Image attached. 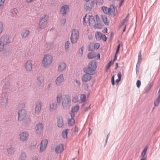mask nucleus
Here are the masks:
<instances>
[{"label": "nucleus", "instance_id": "f257e3e1", "mask_svg": "<svg viewBox=\"0 0 160 160\" xmlns=\"http://www.w3.org/2000/svg\"><path fill=\"white\" fill-rule=\"evenodd\" d=\"M97 68V62L96 61H91L88 66L83 68V71L86 73L82 77V80L83 83L88 82L90 81L92 78L91 75L95 74V70Z\"/></svg>", "mask_w": 160, "mask_h": 160}, {"label": "nucleus", "instance_id": "f03ea898", "mask_svg": "<svg viewBox=\"0 0 160 160\" xmlns=\"http://www.w3.org/2000/svg\"><path fill=\"white\" fill-rule=\"evenodd\" d=\"M11 42V38L8 35H5L2 36L0 38V52L3 50L4 46Z\"/></svg>", "mask_w": 160, "mask_h": 160}, {"label": "nucleus", "instance_id": "7ed1b4c3", "mask_svg": "<svg viewBox=\"0 0 160 160\" xmlns=\"http://www.w3.org/2000/svg\"><path fill=\"white\" fill-rule=\"evenodd\" d=\"M53 61V57L49 54L45 55L42 61V64L45 68L48 67L52 64Z\"/></svg>", "mask_w": 160, "mask_h": 160}, {"label": "nucleus", "instance_id": "20e7f679", "mask_svg": "<svg viewBox=\"0 0 160 160\" xmlns=\"http://www.w3.org/2000/svg\"><path fill=\"white\" fill-rule=\"evenodd\" d=\"M62 104L63 108L65 109H67L71 105V98L68 94L63 95L62 99Z\"/></svg>", "mask_w": 160, "mask_h": 160}, {"label": "nucleus", "instance_id": "39448f33", "mask_svg": "<svg viewBox=\"0 0 160 160\" xmlns=\"http://www.w3.org/2000/svg\"><path fill=\"white\" fill-rule=\"evenodd\" d=\"M79 32L77 29H73L72 31V34L70 37L71 42L74 44L78 41L79 38Z\"/></svg>", "mask_w": 160, "mask_h": 160}, {"label": "nucleus", "instance_id": "423d86ee", "mask_svg": "<svg viewBox=\"0 0 160 160\" xmlns=\"http://www.w3.org/2000/svg\"><path fill=\"white\" fill-rule=\"evenodd\" d=\"M69 11V6L68 4L62 6L60 9V13L63 16H66Z\"/></svg>", "mask_w": 160, "mask_h": 160}, {"label": "nucleus", "instance_id": "0eeeda50", "mask_svg": "<svg viewBox=\"0 0 160 160\" xmlns=\"http://www.w3.org/2000/svg\"><path fill=\"white\" fill-rule=\"evenodd\" d=\"M94 1L92 0L89 1H86L84 5V8L86 11H90L94 7Z\"/></svg>", "mask_w": 160, "mask_h": 160}, {"label": "nucleus", "instance_id": "6e6552de", "mask_svg": "<svg viewBox=\"0 0 160 160\" xmlns=\"http://www.w3.org/2000/svg\"><path fill=\"white\" fill-rule=\"evenodd\" d=\"M26 114V111L24 109H22L19 111L18 113V120L22 121L25 117Z\"/></svg>", "mask_w": 160, "mask_h": 160}, {"label": "nucleus", "instance_id": "1a4fd4ad", "mask_svg": "<svg viewBox=\"0 0 160 160\" xmlns=\"http://www.w3.org/2000/svg\"><path fill=\"white\" fill-rule=\"evenodd\" d=\"M29 136V135L28 132H22L19 135V139L21 141L25 142L28 140Z\"/></svg>", "mask_w": 160, "mask_h": 160}, {"label": "nucleus", "instance_id": "9d476101", "mask_svg": "<svg viewBox=\"0 0 160 160\" xmlns=\"http://www.w3.org/2000/svg\"><path fill=\"white\" fill-rule=\"evenodd\" d=\"M48 143V140L47 139H44L41 142L40 146V151L42 152L46 149Z\"/></svg>", "mask_w": 160, "mask_h": 160}, {"label": "nucleus", "instance_id": "9b49d317", "mask_svg": "<svg viewBox=\"0 0 160 160\" xmlns=\"http://www.w3.org/2000/svg\"><path fill=\"white\" fill-rule=\"evenodd\" d=\"M44 127L43 124L42 123H38L36 127V132L38 134H40L43 131Z\"/></svg>", "mask_w": 160, "mask_h": 160}, {"label": "nucleus", "instance_id": "f8f14e48", "mask_svg": "<svg viewBox=\"0 0 160 160\" xmlns=\"http://www.w3.org/2000/svg\"><path fill=\"white\" fill-rule=\"evenodd\" d=\"M64 79L63 74H60L57 78L56 80V83L57 85L60 86L64 81Z\"/></svg>", "mask_w": 160, "mask_h": 160}, {"label": "nucleus", "instance_id": "ddd939ff", "mask_svg": "<svg viewBox=\"0 0 160 160\" xmlns=\"http://www.w3.org/2000/svg\"><path fill=\"white\" fill-rule=\"evenodd\" d=\"M30 31L27 29H23L21 32V35L23 39H25L30 34Z\"/></svg>", "mask_w": 160, "mask_h": 160}, {"label": "nucleus", "instance_id": "4468645a", "mask_svg": "<svg viewBox=\"0 0 160 160\" xmlns=\"http://www.w3.org/2000/svg\"><path fill=\"white\" fill-rule=\"evenodd\" d=\"M66 68V65L64 62H61L58 64V71L59 72H61L64 70Z\"/></svg>", "mask_w": 160, "mask_h": 160}, {"label": "nucleus", "instance_id": "2eb2a0df", "mask_svg": "<svg viewBox=\"0 0 160 160\" xmlns=\"http://www.w3.org/2000/svg\"><path fill=\"white\" fill-rule=\"evenodd\" d=\"M42 102L41 101H39L36 103V106L35 108V113L38 114L41 108Z\"/></svg>", "mask_w": 160, "mask_h": 160}, {"label": "nucleus", "instance_id": "dca6fc26", "mask_svg": "<svg viewBox=\"0 0 160 160\" xmlns=\"http://www.w3.org/2000/svg\"><path fill=\"white\" fill-rule=\"evenodd\" d=\"M11 85L10 83L8 82H6L3 87V92L5 93L9 91Z\"/></svg>", "mask_w": 160, "mask_h": 160}, {"label": "nucleus", "instance_id": "f3484780", "mask_svg": "<svg viewBox=\"0 0 160 160\" xmlns=\"http://www.w3.org/2000/svg\"><path fill=\"white\" fill-rule=\"evenodd\" d=\"M64 149L63 145V144H61L58 145L55 148V152L56 153H61L63 151Z\"/></svg>", "mask_w": 160, "mask_h": 160}, {"label": "nucleus", "instance_id": "a211bd4d", "mask_svg": "<svg viewBox=\"0 0 160 160\" xmlns=\"http://www.w3.org/2000/svg\"><path fill=\"white\" fill-rule=\"evenodd\" d=\"M57 124L58 126L60 128H62L64 125L63 121L62 118L61 117L57 118Z\"/></svg>", "mask_w": 160, "mask_h": 160}, {"label": "nucleus", "instance_id": "6ab92c4d", "mask_svg": "<svg viewBox=\"0 0 160 160\" xmlns=\"http://www.w3.org/2000/svg\"><path fill=\"white\" fill-rule=\"evenodd\" d=\"M44 80V78L43 76H40L38 77L37 80L36 84L38 86L40 87L41 86L42 82Z\"/></svg>", "mask_w": 160, "mask_h": 160}, {"label": "nucleus", "instance_id": "aec40b11", "mask_svg": "<svg viewBox=\"0 0 160 160\" xmlns=\"http://www.w3.org/2000/svg\"><path fill=\"white\" fill-rule=\"evenodd\" d=\"M26 68L27 71H31L32 69V63L31 60L27 61L26 65Z\"/></svg>", "mask_w": 160, "mask_h": 160}, {"label": "nucleus", "instance_id": "412c9836", "mask_svg": "<svg viewBox=\"0 0 160 160\" xmlns=\"http://www.w3.org/2000/svg\"><path fill=\"white\" fill-rule=\"evenodd\" d=\"M1 103L2 105H5L8 101V98L7 97L5 94L2 95V99L1 100Z\"/></svg>", "mask_w": 160, "mask_h": 160}, {"label": "nucleus", "instance_id": "4be33fe9", "mask_svg": "<svg viewBox=\"0 0 160 160\" xmlns=\"http://www.w3.org/2000/svg\"><path fill=\"white\" fill-rule=\"evenodd\" d=\"M27 155L26 153L24 152H22L19 155V160H26Z\"/></svg>", "mask_w": 160, "mask_h": 160}, {"label": "nucleus", "instance_id": "5701e85b", "mask_svg": "<svg viewBox=\"0 0 160 160\" xmlns=\"http://www.w3.org/2000/svg\"><path fill=\"white\" fill-rule=\"evenodd\" d=\"M58 107L57 103L56 102H52L50 105V110H56Z\"/></svg>", "mask_w": 160, "mask_h": 160}, {"label": "nucleus", "instance_id": "b1692460", "mask_svg": "<svg viewBox=\"0 0 160 160\" xmlns=\"http://www.w3.org/2000/svg\"><path fill=\"white\" fill-rule=\"evenodd\" d=\"M115 12V8L114 6L112 5H110L109 8H108V14H111Z\"/></svg>", "mask_w": 160, "mask_h": 160}, {"label": "nucleus", "instance_id": "393cba45", "mask_svg": "<svg viewBox=\"0 0 160 160\" xmlns=\"http://www.w3.org/2000/svg\"><path fill=\"white\" fill-rule=\"evenodd\" d=\"M102 17L104 23L105 24L108 25L109 23V22L106 16L105 15H102Z\"/></svg>", "mask_w": 160, "mask_h": 160}, {"label": "nucleus", "instance_id": "a878e982", "mask_svg": "<svg viewBox=\"0 0 160 160\" xmlns=\"http://www.w3.org/2000/svg\"><path fill=\"white\" fill-rule=\"evenodd\" d=\"M102 34L99 32H97V33L95 35L96 39L97 40H99L101 39L102 37Z\"/></svg>", "mask_w": 160, "mask_h": 160}, {"label": "nucleus", "instance_id": "bb28decb", "mask_svg": "<svg viewBox=\"0 0 160 160\" xmlns=\"http://www.w3.org/2000/svg\"><path fill=\"white\" fill-rule=\"evenodd\" d=\"M7 152L8 154H11L15 152L14 148L12 147L8 148Z\"/></svg>", "mask_w": 160, "mask_h": 160}, {"label": "nucleus", "instance_id": "cd10ccee", "mask_svg": "<svg viewBox=\"0 0 160 160\" xmlns=\"http://www.w3.org/2000/svg\"><path fill=\"white\" fill-rule=\"evenodd\" d=\"M88 20L89 22V24H93V23L95 22V20H94V17L91 15H89V18H88Z\"/></svg>", "mask_w": 160, "mask_h": 160}, {"label": "nucleus", "instance_id": "c85d7f7f", "mask_svg": "<svg viewBox=\"0 0 160 160\" xmlns=\"http://www.w3.org/2000/svg\"><path fill=\"white\" fill-rule=\"evenodd\" d=\"M79 108V105L77 104L74 106L72 107L71 111L75 112H76L78 110Z\"/></svg>", "mask_w": 160, "mask_h": 160}, {"label": "nucleus", "instance_id": "c756f323", "mask_svg": "<svg viewBox=\"0 0 160 160\" xmlns=\"http://www.w3.org/2000/svg\"><path fill=\"white\" fill-rule=\"evenodd\" d=\"M102 9L104 13L107 14H108V8L103 6L102 7Z\"/></svg>", "mask_w": 160, "mask_h": 160}, {"label": "nucleus", "instance_id": "7c9ffc66", "mask_svg": "<svg viewBox=\"0 0 160 160\" xmlns=\"http://www.w3.org/2000/svg\"><path fill=\"white\" fill-rule=\"evenodd\" d=\"M68 130L66 129L65 131H63L62 132V136L64 138H67V134L68 132Z\"/></svg>", "mask_w": 160, "mask_h": 160}, {"label": "nucleus", "instance_id": "2f4dec72", "mask_svg": "<svg viewBox=\"0 0 160 160\" xmlns=\"http://www.w3.org/2000/svg\"><path fill=\"white\" fill-rule=\"evenodd\" d=\"M160 102V96H158V98L155 100L154 104L155 106H157L158 105Z\"/></svg>", "mask_w": 160, "mask_h": 160}, {"label": "nucleus", "instance_id": "473e14b6", "mask_svg": "<svg viewBox=\"0 0 160 160\" xmlns=\"http://www.w3.org/2000/svg\"><path fill=\"white\" fill-rule=\"evenodd\" d=\"M40 22H41L42 23L44 22V23H47V19L46 18V15H44Z\"/></svg>", "mask_w": 160, "mask_h": 160}, {"label": "nucleus", "instance_id": "72a5a7b5", "mask_svg": "<svg viewBox=\"0 0 160 160\" xmlns=\"http://www.w3.org/2000/svg\"><path fill=\"white\" fill-rule=\"evenodd\" d=\"M47 24V23L44 22L42 23L41 22H40L39 24V28L41 29H44L45 28Z\"/></svg>", "mask_w": 160, "mask_h": 160}, {"label": "nucleus", "instance_id": "f704fd0d", "mask_svg": "<svg viewBox=\"0 0 160 160\" xmlns=\"http://www.w3.org/2000/svg\"><path fill=\"white\" fill-rule=\"evenodd\" d=\"M62 97V95L60 94L58 95L57 96V102L58 104L61 103Z\"/></svg>", "mask_w": 160, "mask_h": 160}, {"label": "nucleus", "instance_id": "c9c22d12", "mask_svg": "<svg viewBox=\"0 0 160 160\" xmlns=\"http://www.w3.org/2000/svg\"><path fill=\"white\" fill-rule=\"evenodd\" d=\"M70 44V43L69 41H68L66 42L65 45V48L66 51H67L68 50L69 46Z\"/></svg>", "mask_w": 160, "mask_h": 160}, {"label": "nucleus", "instance_id": "e433bc0d", "mask_svg": "<svg viewBox=\"0 0 160 160\" xmlns=\"http://www.w3.org/2000/svg\"><path fill=\"white\" fill-rule=\"evenodd\" d=\"M86 95L85 94H81L80 96V100L82 102L86 101Z\"/></svg>", "mask_w": 160, "mask_h": 160}, {"label": "nucleus", "instance_id": "4c0bfd02", "mask_svg": "<svg viewBox=\"0 0 160 160\" xmlns=\"http://www.w3.org/2000/svg\"><path fill=\"white\" fill-rule=\"evenodd\" d=\"M95 57V55L92 52L89 53L88 55V58L92 59Z\"/></svg>", "mask_w": 160, "mask_h": 160}, {"label": "nucleus", "instance_id": "58836bf2", "mask_svg": "<svg viewBox=\"0 0 160 160\" xmlns=\"http://www.w3.org/2000/svg\"><path fill=\"white\" fill-rule=\"evenodd\" d=\"M142 61V56H141V51H140L139 52V54L138 57V62H141Z\"/></svg>", "mask_w": 160, "mask_h": 160}, {"label": "nucleus", "instance_id": "ea45409f", "mask_svg": "<svg viewBox=\"0 0 160 160\" xmlns=\"http://www.w3.org/2000/svg\"><path fill=\"white\" fill-rule=\"evenodd\" d=\"M18 11L16 9H13L12 11V16L15 17L18 13Z\"/></svg>", "mask_w": 160, "mask_h": 160}, {"label": "nucleus", "instance_id": "a19ab883", "mask_svg": "<svg viewBox=\"0 0 160 160\" xmlns=\"http://www.w3.org/2000/svg\"><path fill=\"white\" fill-rule=\"evenodd\" d=\"M84 48V46H83L79 50V53L81 56L82 55Z\"/></svg>", "mask_w": 160, "mask_h": 160}, {"label": "nucleus", "instance_id": "79ce46f5", "mask_svg": "<svg viewBox=\"0 0 160 160\" xmlns=\"http://www.w3.org/2000/svg\"><path fill=\"white\" fill-rule=\"evenodd\" d=\"M94 27L95 28L100 29L102 27V25L100 23H98L94 25Z\"/></svg>", "mask_w": 160, "mask_h": 160}, {"label": "nucleus", "instance_id": "37998d69", "mask_svg": "<svg viewBox=\"0 0 160 160\" xmlns=\"http://www.w3.org/2000/svg\"><path fill=\"white\" fill-rule=\"evenodd\" d=\"M66 19L65 18H63L60 21V24L62 25H64L66 23Z\"/></svg>", "mask_w": 160, "mask_h": 160}, {"label": "nucleus", "instance_id": "c03bdc74", "mask_svg": "<svg viewBox=\"0 0 160 160\" xmlns=\"http://www.w3.org/2000/svg\"><path fill=\"white\" fill-rule=\"evenodd\" d=\"M75 122V120L74 118H72L69 120V123L71 125H72Z\"/></svg>", "mask_w": 160, "mask_h": 160}, {"label": "nucleus", "instance_id": "a18cd8bd", "mask_svg": "<svg viewBox=\"0 0 160 160\" xmlns=\"http://www.w3.org/2000/svg\"><path fill=\"white\" fill-rule=\"evenodd\" d=\"M5 0H0V9L3 7Z\"/></svg>", "mask_w": 160, "mask_h": 160}, {"label": "nucleus", "instance_id": "49530a36", "mask_svg": "<svg viewBox=\"0 0 160 160\" xmlns=\"http://www.w3.org/2000/svg\"><path fill=\"white\" fill-rule=\"evenodd\" d=\"M3 31V24L2 22H0V35Z\"/></svg>", "mask_w": 160, "mask_h": 160}, {"label": "nucleus", "instance_id": "de8ad7c7", "mask_svg": "<svg viewBox=\"0 0 160 160\" xmlns=\"http://www.w3.org/2000/svg\"><path fill=\"white\" fill-rule=\"evenodd\" d=\"M112 61H109L108 65L106 66V68L107 69H108L110 67V66L111 64V63H112Z\"/></svg>", "mask_w": 160, "mask_h": 160}, {"label": "nucleus", "instance_id": "09e8293b", "mask_svg": "<svg viewBox=\"0 0 160 160\" xmlns=\"http://www.w3.org/2000/svg\"><path fill=\"white\" fill-rule=\"evenodd\" d=\"M141 84V81L139 80H138L137 81V82H136V85H137V87L138 88H139Z\"/></svg>", "mask_w": 160, "mask_h": 160}, {"label": "nucleus", "instance_id": "8fccbe9b", "mask_svg": "<svg viewBox=\"0 0 160 160\" xmlns=\"http://www.w3.org/2000/svg\"><path fill=\"white\" fill-rule=\"evenodd\" d=\"M75 112H73L72 111H71L70 112V114L71 115V117L72 118H73L75 116Z\"/></svg>", "mask_w": 160, "mask_h": 160}, {"label": "nucleus", "instance_id": "3c124183", "mask_svg": "<svg viewBox=\"0 0 160 160\" xmlns=\"http://www.w3.org/2000/svg\"><path fill=\"white\" fill-rule=\"evenodd\" d=\"M100 47V44L99 43H96L94 45V48L95 49H98Z\"/></svg>", "mask_w": 160, "mask_h": 160}, {"label": "nucleus", "instance_id": "603ef678", "mask_svg": "<svg viewBox=\"0 0 160 160\" xmlns=\"http://www.w3.org/2000/svg\"><path fill=\"white\" fill-rule=\"evenodd\" d=\"M120 43H119L118 44V46L117 47V50H116V52L115 53H116V54H117V53L119 52V49H120Z\"/></svg>", "mask_w": 160, "mask_h": 160}, {"label": "nucleus", "instance_id": "864d4df0", "mask_svg": "<svg viewBox=\"0 0 160 160\" xmlns=\"http://www.w3.org/2000/svg\"><path fill=\"white\" fill-rule=\"evenodd\" d=\"M112 83V85H114L115 84L114 83V76L113 75L112 77L111 78Z\"/></svg>", "mask_w": 160, "mask_h": 160}, {"label": "nucleus", "instance_id": "5fc2aeb1", "mask_svg": "<svg viewBox=\"0 0 160 160\" xmlns=\"http://www.w3.org/2000/svg\"><path fill=\"white\" fill-rule=\"evenodd\" d=\"M39 157L38 156H35L32 157V160H38Z\"/></svg>", "mask_w": 160, "mask_h": 160}, {"label": "nucleus", "instance_id": "6e6d98bb", "mask_svg": "<svg viewBox=\"0 0 160 160\" xmlns=\"http://www.w3.org/2000/svg\"><path fill=\"white\" fill-rule=\"evenodd\" d=\"M25 106V103L24 102H22L20 104L19 107L21 108H23Z\"/></svg>", "mask_w": 160, "mask_h": 160}, {"label": "nucleus", "instance_id": "4d7b16f0", "mask_svg": "<svg viewBox=\"0 0 160 160\" xmlns=\"http://www.w3.org/2000/svg\"><path fill=\"white\" fill-rule=\"evenodd\" d=\"M151 86H152V85H149V86L148 87V88L146 90L145 92V93H147V92H149V90H150V89H151Z\"/></svg>", "mask_w": 160, "mask_h": 160}, {"label": "nucleus", "instance_id": "13d9d810", "mask_svg": "<svg viewBox=\"0 0 160 160\" xmlns=\"http://www.w3.org/2000/svg\"><path fill=\"white\" fill-rule=\"evenodd\" d=\"M102 39L103 41H106L107 40V38L105 35H102Z\"/></svg>", "mask_w": 160, "mask_h": 160}, {"label": "nucleus", "instance_id": "bf43d9fd", "mask_svg": "<svg viewBox=\"0 0 160 160\" xmlns=\"http://www.w3.org/2000/svg\"><path fill=\"white\" fill-rule=\"evenodd\" d=\"M118 78L121 79L122 77V74L121 72H119L118 74Z\"/></svg>", "mask_w": 160, "mask_h": 160}, {"label": "nucleus", "instance_id": "052dcab7", "mask_svg": "<svg viewBox=\"0 0 160 160\" xmlns=\"http://www.w3.org/2000/svg\"><path fill=\"white\" fill-rule=\"evenodd\" d=\"M79 130V128L77 126H75L74 128V131L75 132H78Z\"/></svg>", "mask_w": 160, "mask_h": 160}, {"label": "nucleus", "instance_id": "680f3d73", "mask_svg": "<svg viewBox=\"0 0 160 160\" xmlns=\"http://www.w3.org/2000/svg\"><path fill=\"white\" fill-rule=\"evenodd\" d=\"M139 67H136V73L137 75H138L139 73Z\"/></svg>", "mask_w": 160, "mask_h": 160}, {"label": "nucleus", "instance_id": "e2e57ef3", "mask_svg": "<svg viewBox=\"0 0 160 160\" xmlns=\"http://www.w3.org/2000/svg\"><path fill=\"white\" fill-rule=\"evenodd\" d=\"M87 14H86L83 18V23L84 24L86 23V17Z\"/></svg>", "mask_w": 160, "mask_h": 160}, {"label": "nucleus", "instance_id": "0e129e2a", "mask_svg": "<svg viewBox=\"0 0 160 160\" xmlns=\"http://www.w3.org/2000/svg\"><path fill=\"white\" fill-rule=\"evenodd\" d=\"M96 18V21L97 22H98L99 21V18L98 16V15L97 14H96L95 15Z\"/></svg>", "mask_w": 160, "mask_h": 160}, {"label": "nucleus", "instance_id": "69168bd1", "mask_svg": "<svg viewBox=\"0 0 160 160\" xmlns=\"http://www.w3.org/2000/svg\"><path fill=\"white\" fill-rule=\"evenodd\" d=\"M117 57V54H116V53H115V56H114V59L113 60V61L112 62V64L114 63V61L115 60H116Z\"/></svg>", "mask_w": 160, "mask_h": 160}, {"label": "nucleus", "instance_id": "338daca9", "mask_svg": "<svg viewBox=\"0 0 160 160\" xmlns=\"http://www.w3.org/2000/svg\"><path fill=\"white\" fill-rule=\"evenodd\" d=\"M146 153L145 152H144L142 151V152L141 154V156L142 157V158H145V155L146 154Z\"/></svg>", "mask_w": 160, "mask_h": 160}, {"label": "nucleus", "instance_id": "774afa93", "mask_svg": "<svg viewBox=\"0 0 160 160\" xmlns=\"http://www.w3.org/2000/svg\"><path fill=\"white\" fill-rule=\"evenodd\" d=\"M75 81L78 86H79L80 85L81 82L79 80H76Z\"/></svg>", "mask_w": 160, "mask_h": 160}]
</instances>
